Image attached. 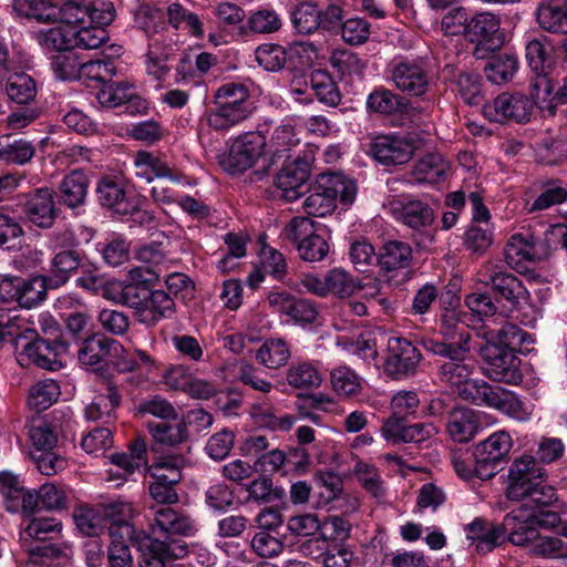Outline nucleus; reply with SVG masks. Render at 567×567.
I'll list each match as a JSON object with an SVG mask.
<instances>
[{
    "label": "nucleus",
    "mask_w": 567,
    "mask_h": 567,
    "mask_svg": "<svg viewBox=\"0 0 567 567\" xmlns=\"http://www.w3.org/2000/svg\"><path fill=\"white\" fill-rule=\"evenodd\" d=\"M154 524L165 533V538L159 539L136 530L135 547L140 553V567H166L174 559H182L188 554V544L175 538L189 536L195 532L193 520L171 507L154 508Z\"/></svg>",
    "instance_id": "f257e3e1"
},
{
    "label": "nucleus",
    "mask_w": 567,
    "mask_h": 567,
    "mask_svg": "<svg viewBox=\"0 0 567 567\" xmlns=\"http://www.w3.org/2000/svg\"><path fill=\"white\" fill-rule=\"evenodd\" d=\"M309 195L303 202V209L308 215L324 217L337 207V199L350 206L357 195L354 181L338 173H322L316 182L308 186Z\"/></svg>",
    "instance_id": "f03ea898"
},
{
    "label": "nucleus",
    "mask_w": 567,
    "mask_h": 567,
    "mask_svg": "<svg viewBox=\"0 0 567 567\" xmlns=\"http://www.w3.org/2000/svg\"><path fill=\"white\" fill-rule=\"evenodd\" d=\"M116 301L134 309L137 320L147 327H154L159 320L169 318L175 312V302L169 293L136 282L123 286Z\"/></svg>",
    "instance_id": "7ed1b4c3"
},
{
    "label": "nucleus",
    "mask_w": 567,
    "mask_h": 567,
    "mask_svg": "<svg viewBox=\"0 0 567 567\" xmlns=\"http://www.w3.org/2000/svg\"><path fill=\"white\" fill-rule=\"evenodd\" d=\"M17 361L21 367L34 364L49 371H56L62 367L58 357L68 352L70 343L54 338L53 341L40 338L34 329H24L12 338Z\"/></svg>",
    "instance_id": "20e7f679"
},
{
    "label": "nucleus",
    "mask_w": 567,
    "mask_h": 567,
    "mask_svg": "<svg viewBox=\"0 0 567 567\" xmlns=\"http://www.w3.org/2000/svg\"><path fill=\"white\" fill-rule=\"evenodd\" d=\"M249 96L244 84H223L214 95L215 109L208 113V125L216 131H226L247 120L252 112Z\"/></svg>",
    "instance_id": "39448f33"
},
{
    "label": "nucleus",
    "mask_w": 567,
    "mask_h": 567,
    "mask_svg": "<svg viewBox=\"0 0 567 567\" xmlns=\"http://www.w3.org/2000/svg\"><path fill=\"white\" fill-rule=\"evenodd\" d=\"M458 394L462 399L476 405L495 409L519 421L526 420L528 416L524 403L514 392L498 385H492L484 380H473L466 388L461 389Z\"/></svg>",
    "instance_id": "423d86ee"
},
{
    "label": "nucleus",
    "mask_w": 567,
    "mask_h": 567,
    "mask_svg": "<svg viewBox=\"0 0 567 567\" xmlns=\"http://www.w3.org/2000/svg\"><path fill=\"white\" fill-rule=\"evenodd\" d=\"M320 230L312 219L297 216L285 226L282 235L296 246L301 259L313 262L324 259L329 252V245Z\"/></svg>",
    "instance_id": "0eeeda50"
},
{
    "label": "nucleus",
    "mask_w": 567,
    "mask_h": 567,
    "mask_svg": "<svg viewBox=\"0 0 567 567\" xmlns=\"http://www.w3.org/2000/svg\"><path fill=\"white\" fill-rule=\"evenodd\" d=\"M512 446V437L505 431H497L474 445L472 457L476 463V477L493 478L508 462Z\"/></svg>",
    "instance_id": "6e6552de"
},
{
    "label": "nucleus",
    "mask_w": 567,
    "mask_h": 567,
    "mask_svg": "<svg viewBox=\"0 0 567 567\" xmlns=\"http://www.w3.org/2000/svg\"><path fill=\"white\" fill-rule=\"evenodd\" d=\"M482 282L489 287L495 301H506L512 309H516L522 301L529 297L523 281L503 266L487 262L481 270Z\"/></svg>",
    "instance_id": "1a4fd4ad"
},
{
    "label": "nucleus",
    "mask_w": 567,
    "mask_h": 567,
    "mask_svg": "<svg viewBox=\"0 0 567 567\" xmlns=\"http://www.w3.org/2000/svg\"><path fill=\"white\" fill-rule=\"evenodd\" d=\"M48 290L52 289L45 275L30 278L7 277L0 281V299L4 302H17L25 309L43 302Z\"/></svg>",
    "instance_id": "9d476101"
},
{
    "label": "nucleus",
    "mask_w": 567,
    "mask_h": 567,
    "mask_svg": "<svg viewBox=\"0 0 567 567\" xmlns=\"http://www.w3.org/2000/svg\"><path fill=\"white\" fill-rule=\"evenodd\" d=\"M313 161V153L306 150L298 153L292 161L285 162L274 181L276 187L281 190V197L293 202L306 193Z\"/></svg>",
    "instance_id": "9b49d317"
},
{
    "label": "nucleus",
    "mask_w": 567,
    "mask_h": 567,
    "mask_svg": "<svg viewBox=\"0 0 567 567\" xmlns=\"http://www.w3.org/2000/svg\"><path fill=\"white\" fill-rule=\"evenodd\" d=\"M265 146V135L259 132H248L231 144L228 153L218 156V164L231 175L243 173L264 154Z\"/></svg>",
    "instance_id": "f8f14e48"
},
{
    "label": "nucleus",
    "mask_w": 567,
    "mask_h": 567,
    "mask_svg": "<svg viewBox=\"0 0 567 567\" xmlns=\"http://www.w3.org/2000/svg\"><path fill=\"white\" fill-rule=\"evenodd\" d=\"M534 101L522 93L503 92L491 102L483 104L482 113L489 122L513 121L527 123L534 112Z\"/></svg>",
    "instance_id": "ddd939ff"
},
{
    "label": "nucleus",
    "mask_w": 567,
    "mask_h": 567,
    "mask_svg": "<svg viewBox=\"0 0 567 567\" xmlns=\"http://www.w3.org/2000/svg\"><path fill=\"white\" fill-rule=\"evenodd\" d=\"M478 354L485 363V374L489 379L509 384L522 381L520 360L515 351L491 342L481 346Z\"/></svg>",
    "instance_id": "4468645a"
},
{
    "label": "nucleus",
    "mask_w": 567,
    "mask_h": 567,
    "mask_svg": "<svg viewBox=\"0 0 567 567\" xmlns=\"http://www.w3.org/2000/svg\"><path fill=\"white\" fill-rule=\"evenodd\" d=\"M499 24L498 17L491 12H478L470 18L466 39L476 44L473 50L476 59H485L502 47Z\"/></svg>",
    "instance_id": "2eb2a0df"
},
{
    "label": "nucleus",
    "mask_w": 567,
    "mask_h": 567,
    "mask_svg": "<svg viewBox=\"0 0 567 567\" xmlns=\"http://www.w3.org/2000/svg\"><path fill=\"white\" fill-rule=\"evenodd\" d=\"M17 206L20 208L23 220L41 229H50L58 217L54 192L49 187L37 188L24 194L19 198Z\"/></svg>",
    "instance_id": "dca6fc26"
},
{
    "label": "nucleus",
    "mask_w": 567,
    "mask_h": 567,
    "mask_svg": "<svg viewBox=\"0 0 567 567\" xmlns=\"http://www.w3.org/2000/svg\"><path fill=\"white\" fill-rule=\"evenodd\" d=\"M89 266V256L78 245L61 247L49 261L45 276L52 290L65 286L70 279L78 276L81 268Z\"/></svg>",
    "instance_id": "f3484780"
},
{
    "label": "nucleus",
    "mask_w": 567,
    "mask_h": 567,
    "mask_svg": "<svg viewBox=\"0 0 567 567\" xmlns=\"http://www.w3.org/2000/svg\"><path fill=\"white\" fill-rule=\"evenodd\" d=\"M421 360L420 350L408 339H389L384 371L393 379L401 380L415 374Z\"/></svg>",
    "instance_id": "a211bd4d"
},
{
    "label": "nucleus",
    "mask_w": 567,
    "mask_h": 567,
    "mask_svg": "<svg viewBox=\"0 0 567 567\" xmlns=\"http://www.w3.org/2000/svg\"><path fill=\"white\" fill-rule=\"evenodd\" d=\"M391 78L398 90L411 96H423L433 82L432 72L423 60L400 61L392 68Z\"/></svg>",
    "instance_id": "6ab92c4d"
},
{
    "label": "nucleus",
    "mask_w": 567,
    "mask_h": 567,
    "mask_svg": "<svg viewBox=\"0 0 567 567\" xmlns=\"http://www.w3.org/2000/svg\"><path fill=\"white\" fill-rule=\"evenodd\" d=\"M542 477H546V472L537 466L533 456L523 455L514 460L508 470L506 496L511 501L525 499L528 491L537 486V481Z\"/></svg>",
    "instance_id": "aec40b11"
},
{
    "label": "nucleus",
    "mask_w": 567,
    "mask_h": 567,
    "mask_svg": "<svg viewBox=\"0 0 567 567\" xmlns=\"http://www.w3.org/2000/svg\"><path fill=\"white\" fill-rule=\"evenodd\" d=\"M417 140L412 136L383 135L371 144V155L385 166L408 163L416 150Z\"/></svg>",
    "instance_id": "412c9836"
},
{
    "label": "nucleus",
    "mask_w": 567,
    "mask_h": 567,
    "mask_svg": "<svg viewBox=\"0 0 567 567\" xmlns=\"http://www.w3.org/2000/svg\"><path fill=\"white\" fill-rule=\"evenodd\" d=\"M502 524L504 542L508 540L515 546H527L538 536L543 520L535 516L525 517L522 509L506 514Z\"/></svg>",
    "instance_id": "4be33fe9"
},
{
    "label": "nucleus",
    "mask_w": 567,
    "mask_h": 567,
    "mask_svg": "<svg viewBox=\"0 0 567 567\" xmlns=\"http://www.w3.org/2000/svg\"><path fill=\"white\" fill-rule=\"evenodd\" d=\"M122 346L118 341L102 333H95L85 338L78 349V359L81 364L99 370L105 363L112 352L116 353Z\"/></svg>",
    "instance_id": "5701e85b"
},
{
    "label": "nucleus",
    "mask_w": 567,
    "mask_h": 567,
    "mask_svg": "<svg viewBox=\"0 0 567 567\" xmlns=\"http://www.w3.org/2000/svg\"><path fill=\"white\" fill-rule=\"evenodd\" d=\"M481 429L478 412L465 406L451 410L446 419V432L457 443L472 441Z\"/></svg>",
    "instance_id": "b1692460"
},
{
    "label": "nucleus",
    "mask_w": 567,
    "mask_h": 567,
    "mask_svg": "<svg viewBox=\"0 0 567 567\" xmlns=\"http://www.w3.org/2000/svg\"><path fill=\"white\" fill-rule=\"evenodd\" d=\"M367 106L371 112L381 115H402L413 117L419 113L404 96L384 87H380L370 93L367 100Z\"/></svg>",
    "instance_id": "393cba45"
},
{
    "label": "nucleus",
    "mask_w": 567,
    "mask_h": 567,
    "mask_svg": "<svg viewBox=\"0 0 567 567\" xmlns=\"http://www.w3.org/2000/svg\"><path fill=\"white\" fill-rule=\"evenodd\" d=\"M390 206L395 218L414 230L426 228L434 221L433 209L420 199L392 202Z\"/></svg>",
    "instance_id": "a878e982"
},
{
    "label": "nucleus",
    "mask_w": 567,
    "mask_h": 567,
    "mask_svg": "<svg viewBox=\"0 0 567 567\" xmlns=\"http://www.w3.org/2000/svg\"><path fill=\"white\" fill-rule=\"evenodd\" d=\"M107 547V567H134L130 544L135 546L136 529L117 527L111 533Z\"/></svg>",
    "instance_id": "bb28decb"
},
{
    "label": "nucleus",
    "mask_w": 567,
    "mask_h": 567,
    "mask_svg": "<svg viewBox=\"0 0 567 567\" xmlns=\"http://www.w3.org/2000/svg\"><path fill=\"white\" fill-rule=\"evenodd\" d=\"M467 538L475 542V550L481 555L491 553L504 544L502 524H491L484 518H475L465 527Z\"/></svg>",
    "instance_id": "cd10ccee"
},
{
    "label": "nucleus",
    "mask_w": 567,
    "mask_h": 567,
    "mask_svg": "<svg viewBox=\"0 0 567 567\" xmlns=\"http://www.w3.org/2000/svg\"><path fill=\"white\" fill-rule=\"evenodd\" d=\"M90 179L82 169H73L61 181L58 188L59 202L70 209L84 205Z\"/></svg>",
    "instance_id": "c85d7f7f"
},
{
    "label": "nucleus",
    "mask_w": 567,
    "mask_h": 567,
    "mask_svg": "<svg viewBox=\"0 0 567 567\" xmlns=\"http://www.w3.org/2000/svg\"><path fill=\"white\" fill-rule=\"evenodd\" d=\"M99 203L114 213L126 216L135 210V199L126 197L125 189L110 178H103L96 187Z\"/></svg>",
    "instance_id": "c756f323"
},
{
    "label": "nucleus",
    "mask_w": 567,
    "mask_h": 567,
    "mask_svg": "<svg viewBox=\"0 0 567 567\" xmlns=\"http://www.w3.org/2000/svg\"><path fill=\"white\" fill-rule=\"evenodd\" d=\"M169 475L165 476L162 473H153L154 482L150 485L151 496L161 504H173L178 501V495L175 491V485L182 480L181 468L185 464V458H176L173 461Z\"/></svg>",
    "instance_id": "7c9ffc66"
},
{
    "label": "nucleus",
    "mask_w": 567,
    "mask_h": 567,
    "mask_svg": "<svg viewBox=\"0 0 567 567\" xmlns=\"http://www.w3.org/2000/svg\"><path fill=\"white\" fill-rule=\"evenodd\" d=\"M96 99L102 106L109 109L127 103V110L131 113L134 112L131 107L136 111L140 107H145L144 101L134 93L132 85L124 82L104 85L97 91Z\"/></svg>",
    "instance_id": "2f4dec72"
},
{
    "label": "nucleus",
    "mask_w": 567,
    "mask_h": 567,
    "mask_svg": "<svg viewBox=\"0 0 567 567\" xmlns=\"http://www.w3.org/2000/svg\"><path fill=\"white\" fill-rule=\"evenodd\" d=\"M135 175L147 183L154 178L177 181L172 168L159 156L148 151H138L134 156Z\"/></svg>",
    "instance_id": "473e14b6"
},
{
    "label": "nucleus",
    "mask_w": 567,
    "mask_h": 567,
    "mask_svg": "<svg viewBox=\"0 0 567 567\" xmlns=\"http://www.w3.org/2000/svg\"><path fill=\"white\" fill-rule=\"evenodd\" d=\"M538 25L550 33L567 34V9L558 0L539 2L536 11Z\"/></svg>",
    "instance_id": "72a5a7b5"
},
{
    "label": "nucleus",
    "mask_w": 567,
    "mask_h": 567,
    "mask_svg": "<svg viewBox=\"0 0 567 567\" xmlns=\"http://www.w3.org/2000/svg\"><path fill=\"white\" fill-rule=\"evenodd\" d=\"M377 261L385 271L408 268L412 261V248L408 243L390 240L381 248Z\"/></svg>",
    "instance_id": "f704fd0d"
},
{
    "label": "nucleus",
    "mask_w": 567,
    "mask_h": 567,
    "mask_svg": "<svg viewBox=\"0 0 567 567\" xmlns=\"http://www.w3.org/2000/svg\"><path fill=\"white\" fill-rule=\"evenodd\" d=\"M35 154L32 142L23 138H14L12 135L0 137V162L6 164L24 165Z\"/></svg>",
    "instance_id": "c9c22d12"
},
{
    "label": "nucleus",
    "mask_w": 567,
    "mask_h": 567,
    "mask_svg": "<svg viewBox=\"0 0 567 567\" xmlns=\"http://www.w3.org/2000/svg\"><path fill=\"white\" fill-rule=\"evenodd\" d=\"M13 9L20 17L41 23L62 22L59 7L44 0H13Z\"/></svg>",
    "instance_id": "e433bc0d"
},
{
    "label": "nucleus",
    "mask_w": 567,
    "mask_h": 567,
    "mask_svg": "<svg viewBox=\"0 0 567 567\" xmlns=\"http://www.w3.org/2000/svg\"><path fill=\"white\" fill-rule=\"evenodd\" d=\"M483 338L486 341L485 343L492 342L498 347H504L515 352L530 340V337L526 331L512 322H505L497 330H488L484 332Z\"/></svg>",
    "instance_id": "4c0bfd02"
},
{
    "label": "nucleus",
    "mask_w": 567,
    "mask_h": 567,
    "mask_svg": "<svg viewBox=\"0 0 567 567\" xmlns=\"http://www.w3.org/2000/svg\"><path fill=\"white\" fill-rule=\"evenodd\" d=\"M447 163L437 153H430L419 159L412 171L417 183L435 184L445 177Z\"/></svg>",
    "instance_id": "58836bf2"
},
{
    "label": "nucleus",
    "mask_w": 567,
    "mask_h": 567,
    "mask_svg": "<svg viewBox=\"0 0 567 567\" xmlns=\"http://www.w3.org/2000/svg\"><path fill=\"white\" fill-rule=\"evenodd\" d=\"M4 80L7 81L6 93L12 102L28 104L35 99L37 84L31 75L16 70Z\"/></svg>",
    "instance_id": "ea45409f"
},
{
    "label": "nucleus",
    "mask_w": 567,
    "mask_h": 567,
    "mask_svg": "<svg viewBox=\"0 0 567 567\" xmlns=\"http://www.w3.org/2000/svg\"><path fill=\"white\" fill-rule=\"evenodd\" d=\"M518 69L516 55L502 53L492 56L484 65L486 79L495 84L511 81Z\"/></svg>",
    "instance_id": "a19ab883"
},
{
    "label": "nucleus",
    "mask_w": 567,
    "mask_h": 567,
    "mask_svg": "<svg viewBox=\"0 0 567 567\" xmlns=\"http://www.w3.org/2000/svg\"><path fill=\"white\" fill-rule=\"evenodd\" d=\"M72 28V50H93L100 48L107 39V32L100 25L74 22Z\"/></svg>",
    "instance_id": "79ce46f5"
},
{
    "label": "nucleus",
    "mask_w": 567,
    "mask_h": 567,
    "mask_svg": "<svg viewBox=\"0 0 567 567\" xmlns=\"http://www.w3.org/2000/svg\"><path fill=\"white\" fill-rule=\"evenodd\" d=\"M290 358V349L281 338L266 340L256 352V360L268 369L285 365Z\"/></svg>",
    "instance_id": "37998d69"
},
{
    "label": "nucleus",
    "mask_w": 567,
    "mask_h": 567,
    "mask_svg": "<svg viewBox=\"0 0 567 567\" xmlns=\"http://www.w3.org/2000/svg\"><path fill=\"white\" fill-rule=\"evenodd\" d=\"M287 383L295 389L318 388L322 382L321 373L311 362L292 363L286 372Z\"/></svg>",
    "instance_id": "c03bdc74"
},
{
    "label": "nucleus",
    "mask_w": 567,
    "mask_h": 567,
    "mask_svg": "<svg viewBox=\"0 0 567 567\" xmlns=\"http://www.w3.org/2000/svg\"><path fill=\"white\" fill-rule=\"evenodd\" d=\"M72 23L62 22L61 25L42 30L37 33L39 44L48 51L59 53L72 50Z\"/></svg>",
    "instance_id": "a18cd8bd"
},
{
    "label": "nucleus",
    "mask_w": 567,
    "mask_h": 567,
    "mask_svg": "<svg viewBox=\"0 0 567 567\" xmlns=\"http://www.w3.org/2000/svg\"><path fill=\"white\" fill-rule=\"evenodd\" d=\"M60 385L52 379L37 382L29 390L28 405L37 412L49 409L60 396Z\"/></svg>",
    "instance_id": "49530a36"
},
{
    "label": "nucleus",
    "mask_w": 567,
    "mask_h": 567,
    "mask_svg": "<svg viewBox=\"0 0 567 567\" xmlns=\"http://www.w3.org/2000/svg\"><path fill=\"white\" fill-rule=\"evenodd\" d=\"M310 84L320 102L337 106L341 101L339 87L327 71L315 70L310 75Z\"/></svg>",
    "instance_id": "de8ad7c7"
},
{
    "label": "nucleus",
    "mask_w": 567,
    "mask_h": 567,
    "mask_svg": "<svg viewBox=\"0 0 567 567\" xmlns=\"http://www.w3.org/2000/svg\"><path fill=\"white\" fill-rule=\"evenodd\" d=\"M103 519L110 522L109 536L115 528L127 526L131 529H136L131 523L134 516L133 504L124 501H115L109 504L101 505Z\"/></svg>",
    "instance_id": "09e8293b"
},
{
    "label": "nucleus",
    "mask_w": 567,
    "mask_h": 567,
    "mask_svg": "<svg viewBox=\"0 0 567 567\" xmlns=\"http://www.w3.org/2000/svg\"><path fill=\"white\" fill-rule=\"evenodd\" d=\"M73 518L78 529L85 536H97L104 528L101 505L79 506L73 513Z\"/></svg>",
    "instance_id": "8fccbe9b"
},
{
    "label": "nucleus",
    "mask_w": 567,
    "mask_h": 567,
    "mask_svg": "<svg viewBox=\"0 0 567 567\" xmlns=\"http://www.w3.org/2000/svg\"><path fill=\"white\" fill-rule=\"evenodd\" d=\"M246 491L248 492L247 501L257 503H272L281 501L285 496L284 488L274 486L272 480L265 475L251 481L247 485Z\"/></svg>",
    "instance_id": "3c124183"
},
{
    "label": "nucleus",
    "mask_w": 567,
    "mask_h": 567,
    "mask_svg": "<svg viewBox=\"0 0 567 567\" xmlns=\"http://www.w3.org/2000/svg\"><path fill=\"white\" fill-rule=\"evenodd\" d=\"M320 17L316 3L301 2L292 12V23L300 34H311L320 28Z\"/></svg>",
    "instance_id": "603ef678"
},
{
    "label": "nucleus",
    "mask_w": 567,
    "mask_h": 567,
    "mask_svg": "<svg viewBox=\"0 0 567 567\" xmlns=\"http://www.w3.org/2000/svg\"><path fill=\"white\" fill-rule=\"evenodd\" d=\"M147 429L156 442L171 446L182 443L187 436L184 423L148 422Z\"/></svg>",
    "instance_id": "864d4df0"
},
{
    "label": "nucleus",
    "mask_w": 567,
    "mask_h": 567,
    "mask_svg": "<svg viewBox=\"0 0 567 567\" xmlns=\"http://www.w3.org/2000/svg\"><path fill=\"white\" fill-rule=\"evenodd\" d=\"M472 373L473 365L456 361L444 362L439 370L440 380L458 388V391L473 381L470 379Z\"/></svg>",
    "instance_id": "5fc2aeb1"
},
{
    "label": "nucleus",
    "mask_w": 567,
    "mask_h": 567,
    "mask_svg": "<svg viewBox=\"0 0 567 567\" xmlns=\"http://www.w3.org/2000/svg\"><path fill=\"white\" fill-rule=\"evenodd\" d=\"M255 59L267 71L281 70L287 62V51L276 43L260 44L255 51Z\"/></svg>",
    "instance_id": "6e6d98bb"
},
{
    "label": "nucleus",
    "mask_w": 567,
    "mask_h": 567,
    "mask_svg": "<svg viewBox=\"0 0 567 567\" xmlns=\"http://www.w3.org/2000/svg\"><path fill=\"white\" fill-rule=\"evenodd\" d=\"M330 381L333 391L340 396H353L361 391L358 375L347 367H339L331 371Z\"/></svg>",
    "instance_id": "4d7b16f0"
},
{
    "label": "nucleus",
    "mask_w": 567,
    "mask_h": 567,
    "mask_svg": "<svg viewBox=\"0 0 567 567\" xmlns=\"http://www.w3.org/2000/svg\"><path fill=\"white\" fill-rule=\"evenodd\" d=\"M494 236L488 225L471 224L464 234V246L472 254L483 255L492 246Z\"/></svg>",
    "instance_id": "13d9d810"
},
{
    "label": "nucleus",
    "mask_w": 567,
    "mask_h": 567,
    "mask_svg": "<svg viewBox=\"0 0 567 567\" xmlns=\"http://www.w3.org/2000/svg\"><path fill=\"white\" fill-rule=\"evenodd\" d=\"M62 523L54 517H32L24 527V542L30 538L37 542H45L51 534H59Z\"/></svg>",
    "instance_id": "bf43d9fd"
},
{
    "label": "nucleus",
    "mask_w": 567,
    "mask_h": 567,
    "mask_svg": "<svg viewBox=\"0 0 567 567\" xmlns=\"http://www.w3.org/2000/svg\"><path fill=\"white\" fill-rule=\"evenodd\" d=\"M51 68L60 80H75L81 75V61L73 50H68L54 55Z\"/></svg>",
    "instance_id": "052dcab7"
},
{
    "label": "nucleus",
    "mask_w": 567,
    "mask_h": 567,
    "mask_svg": "<svg viewBox=\"0 0 567 567\" xmlns=\"http://www.w3.org/2000/svg\"><path fill=\"white\" fill-rule=\"evenodd\" d=\"M328 295L332 293L339 298L351 296L358 288L354 278L344 269L333 268L326 274Z\"/></svg>",
    "instance_id": "680f3d73"
},
{
    "label": "nucleus",
    "mask_w": 567,
    "mask_h": 567,
    "mask_svg": "<svg viewBox=\"0 0 567 567\" xmlns=\"http://www.w3.org/2000/svg\"><path fill=\"white\" fill-rule=\"evenodd\" d=\"M455 84L465 103L476 105L482 102V79L477 73L461 72L455 80Z\"/></svg>",
    "instance_id": "e2e57ef3"
},
{
    "label": "nucleus",
    "mask_w": 567,
    "mask_h": 567,
    "mask_svg": "<svg viewBox=\"0 0 567 567\" xmlns=\"http://www.w3.org/2000/svg\"><path fill=\"white\" fill-rule=\"evenodd\" d=\"M342 40L350 45H361L369 40L371 24L363 18H349L343 21L339 32Z\"/></svg>",
    "instance_id": "0e129e2a"
},
{
    "label": "nucleus",
    "mask_w": 567,
    "mask_h": 567,
    "mask_svg": "<svg viewBox=\"0 0 567 567\" xmlns=\"http://www.w3.org/2000/svg\"><path fill=\"white\" fill-rule=\"evenodd\" d=\"M329 62L340 78L352 74H361L365 64L349 50H334Z\"/></svg>",
    "instance_id": "69168bd1"
},
{
    "label": "nucleus",
    "mask_w": 567,
    "mask_h": 567,
    "mask_svg": "<svg viewBox=\"0 0 567 567\" xmlns=\"http://www.w3.org/2000/svg\"><path fill=\"white\" fill-rule=\"evenodd\" d=\"M247 28L256 34H270L281 28V19L275 10L262 9L250 14Z\"/></svg>",
    "instance_id": "338daca9"
},
{
    "label": "nucleus",
    "mask_w": 567,
    "mask_h": 567,
    "mask_svg": "<svg viewBox=\"0 0 567 567\" xmlns=\"http://www.w3.org/2000/svg\"><path fill=\"white\" fill-rule=\"evenodd\" d=\"M526 59L538 80L547 75L551 66V59L540 40L534 39L526 44Z\"/></svg>",
    "instance_id": "774afa93"
}]
</instances>
